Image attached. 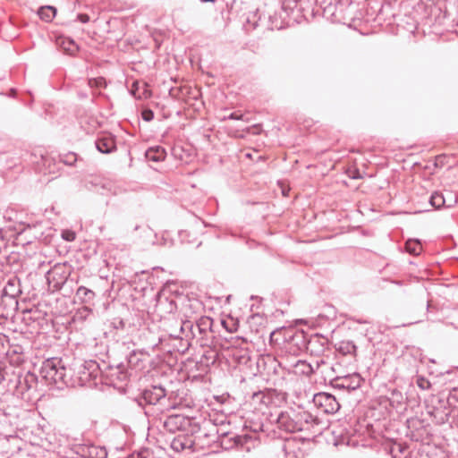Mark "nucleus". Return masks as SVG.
Instances as JSON below:
<instances>
[{
  "label": "nucleus",
  "instance_id": "cd10ccee",
  "mask_svg": "<svg viewBox=\"0 0 458 458\" xmlns=\"http://www.w3.org/2000/svg\"><path fill=\"white\" fill-rule=\"evenodd\" d=\"M111 326L114 329L124 331L126 327V323L123 319L120 318H115L111 322Z\"/></svg>",
  "mask_w": 458,
  "mask_h": 458
},
{
  "label": "nucleus",
  "instance_id": "f704fd0d",
  "mask_svg": "<svg viewBox=\"0 0 458 458\" xmlns=\"http://www.w3.org/2000/svg\"><path fill=\"white\" fill-rule=\"evenodd\" d=\"M349 177L352 179H360V178H361V175H360L359 170H354L349 174Z\"/></svg>",
  "mask_w": 458,
  "mask_h": 458
},
{
  "label": "nucleus",
  "instance_id": "e433bc0d",
  "mask_svg": "<svg viewBox=\"0 0 458 458\" xmlns=\"http://www.w3.org/2000/svg\"><path fill=\"white\" fill-rule=\"evenodd\" d=\"M24 380L26 383H28L30 380L34 381V375L33 374H27L24 377Z\"/></svg>",
  "mask_w": 458,
  "mask_h": 458
},
{
  "label": "nucleus",
  "instance_id": "7c9ffc66",
  "mask_svg": "<svg viewBox=\"0 0 458 458\" xmlns=\"http://www.w3.org/2000/svg\"><path fill=\"white\" fill-rule=\"evenodd\" d=\"M91 450L96 451L97 458H106L107 456V452L104 447L98 448L96 446H92Z\"/></svg>",
  "mask_w": 458,
  "mask_h": 458
},
{
  "label": "nucleus",
  "instance_id": "c85d7f7f",
  "mask_svg": "<svg viewBox=\"0 0 458 458\" xmlns=\"http://www.w3.org/2000/svg\"><path fill=\"white\" fill-rule=\"evenodd\" d=\"M67 47H64V50L70 54V55H73L77 50H78V47L77 45L74 43L73 40L72 39H69L68 42H67Z\"/></svg>",
  "mask_w": 458,
  "mask_h": 458
},
{
  "label": "nucleus",
  "instance_id": "ddd939ff",
  "mask_svg": "<svg viewBox=\"0 0 458 458\" xmlns=\"http://www.w3.org/2000/svg\"><path fill=\"white\" fill-rule=\"evenodd\" d=\"M98 150L104 154L112 153L116 149L115 140L110 134L103 135L96 140Z\"/></svg>",
  "mask_w": 458,
  "mask_h": 458
},
{
  "label": "nucleus",
  "instance_id": "473e14b6",
  "mask_svg": "<svg viewBox=\"0 0 458 458\" xmlns=\"http://www.w3.org/2000/svg\"><path fill=\"white\" fill-rule=\"evenodd\" d=\"M77 18L82 23H87L89 21V15L85 13L78 14Z\"/></svg>",
  "mask_w": 458,
  "mask_h": 458
},
{
  "label": "nucleus",
  "instance_id": "c756f323",
  "mask_svg": "<svg viewBox=\"0 0 458 458\" xmlns=\"http://www.w3.org/2000/svg\"><path fill=\"white\" fill-rule=\"evenodd\" d=\"M159 307L162 306H167V310L169 312H173L174 309L176 308L175 303L174 301H168L167 299L165 300V301H160L158 304Z\"/></svg>",
  "mask_w": 458,
  "mask_h": 458
},
{
  "label": "nucleus",
  "instance_id": "1a4fd4ad",
  "mask_svg": "<svg viewBox=\"0 0 458 458\" xmlns=\"http://www.w3.org/2000/svg\"><path fill=\"white\" fill-rule=\"evenodd\" d=\"M362 378L357 373L335 378V386L338 388L355 390L360 386Z\"/></svg>",
  "mask_w": 458,
  "mask_h": 458
},
{
  "label": "nucleus",
  "instance_id": "aec40b11",
  "mask_svg": "<svg viewBox=\"0 0 458 458\" xmlns=\"http://www.w3.org/2000/svg\"><path fill=\"white\" fill-rule=\"evenodd\" d=\"M38 14L41 20L49 22L55 16L56 9L50 5L42 6L39 8Z\"/></svg>",
  "mask_w": 458,
  "mask_h": 458
},
{
  "label": "nucleus",
  "instance_id": "6ab92c4d",
  "mask_svg": "<svg viewBox=\"0 0 458 458\" xmlns=\"http://www.w3.org/2000/svg\"><path fill=\"white\" fill-rule=\"evenodd\" d=\"M146 157L149 160L158 162L165 158V151L161 147L150 148L147 150Z\"/></svg>",
  "mask_w": 458,
  "mask_h": 458
},
{
  "label": "nucleus",
  "instance_id": "b1692460",
  "mask_svg": "<svg viewBox=\"0 0 458 458\" xmlns=\"http://www.w3.org/2000/svg\"><path fill=\"white\" fill-rule=\"evenodd\" d=\"M60 161L67 165H73L77 161V155L73 152H68L60 155Z\"/></svg>",
  "mask_w": 458,
  "mask_h": 458
},
{
  "label": "nucleus",
  "instance_id": "39448f33",
  "mask_svg": "<svg viewBox=\"0 0 458 458\" xmlns=\"http://www.w3.org/2000/svg\"><path fill=\"white\" fill-rule=\"evenodd\" d=\"M165 390L160 386H154L148 389H145L141 396L138 399L139 405L144 403L148 405H155L165 397Z\"/></svg>",
  "mask_w": 458,
  "mask_h": 458
},
{
  "label": "nucleus",
  "instance_id": "79ce46f5",
  "mask_svg": "<svg viewBox=\"0 0 458 458\" xmlns=\"http://www.w3.org/2000/svg\"><path fill=\"white\" fill-rule=\"evenodd\" d=\"M67 241L73 240V237L70 238V235H67Z\"/></svg>",
  "mask_w": 458,
  "mask_h": 458
},
{
  "label": "nucleus",
  "instance_id": "2eb2a0df",
  "mask_svg": "<svg viewBox=\"0 0 458 458\" xmlns=\"http://www.w3.org/2000/svg\"><path fill=\"white\" fill-rule=\"evenodd\" d=\"M194 441L187 435H178L171 442V448L176 452L192 448Z\"/></svg>",
  "mask_w": 458,
  "mask_h": 458
},
{
  "label": "nucleus",
  "instance_id": "bb28decb",
  "mask_svg": "<svg viewBox=\"0 0 458 458\" xmlns=\"http://www.w3.org/2000/svg\"><path fill=\"white\" fill-rule=\"evenodd\" d=\"M417 386L421 390H428L431 387V383L426 377L419 376L416 380Z\"/></svg>",
  "mask_w": 458,
  "mask_h": 458
},
{
  "label": "nucleus",
  "instance_id": "a878e982",
  "mask_svg": "<svg viewBox=\"0 0 458 458\" xmlns=\"http://www.w3.org/2000/svg\"><path fill=\"white\" fill-rule=\"evenodd\" d=\"M89 86L90 88H105L106 86V82L105 78L103 77H98V78H92L89 80Z\"/></svg>",
  "mask_w": 458,
  "mask_h": 458
},
{
  "label": "nucleus",
  "instance_id": "f257e3e1",
  "mask_svg": "<svg viewBox=\"0 0 458 458\" xmlns=\"http://www.w3.org/2000/svg\"><path fill=\"white\" fill-rule=\"evenodd\" d=\"M40 375L47 384L68 385L67 368L64 366L62 359L51 358L45 360L40 369Z\"/></svg>",
  "mask_w": 458,
  "mask_h": 458
},
{
  "label": "nucleus",
  "instance_id": "c03bdc74",
  "mask_svg": "<svg viewBox=\"0 0 458 458\" xmlns=\"http://www.w3.org/2000/svg\"><path fill=\"white\" fill-rule=\"evenodd\" d=\"M236 443H239L240 442V437H236Z\"/></svg>",
  "mask_w": 458,
  "mask_h": 458
},
{
  "label": "nucleus",
  "instance_id": "a19ab883",
  "mask_svg": "<svg viewBox=\"0 0 458 458\" xmlns=\"http://www.w3.org/2000/svg\"><path fill=\"white\" fill-rule=\"evenodd\" d=\"M200 1L204 2V3H207V2L214 3L216 0H200Z\"/></svg>",
  "mask_w": 458,
  "mask_h": 458
},
{
  "label": "nucleus",
  "instance_id": "f8f14e48",
  "mask_svg": "<svg viewBox=\"0 0 458 458\" xmlns=\"http://www.w3.org/2000/svg\"><path fill=\"white\" fill-rule=\"evenodd\" d=\"M60 269L61 267H55L47 274L48 284L54 291L60 290L64 286L67 278L66 276L59 272Z\"/></svg>",
  "mask_w": 458,
  "mask_h": 458
},
{
  "label": "nucleus",
  "instance_id": "4be33fe9",
  "mask_svg": "<svg viewBox=\"0 0 458 458\" xmlns=\"http://www.w3.org/2000/svg\"><path fill=\"white\" fill-rule=\"evenodd\" d=\"M391 454L393 458H407L408 448L401 444H394L391 447Z\"/></svg>",
  "mask_w": 458,
  "mask_h": 458
},
{
  "label": "nucleus",
  "instance_id": "a211bd4d",
  "mask_svg": "<svg viewBox=\"0 0 458 458\" xmlns=\"http://www.w3.org/2000/svg\"><path fill=\"white\" fill-rule=\"evenodd\" d=\"M76 296L81 302L90 303L93 301L96 294L92 290L85 286H80L76 291Z\"/></svg>",
  "mask_w": 458,
  "mask_h": 458
},
{
  "label": "nucleus",
  "instance_id": "20e7f679",
  "mask_svg": "<svg viewBox=\"0 0 458 458\" xmlns=\"http://www.w3.org/2000/svg\"><path fill=\"white\" fill-rule=\"evenodd\" d=\"M275 422L278 428L285 432H297L295 421V410L290 409L284 411H279L276 415Z\"/></svg>",
  "mask_w": 458,
  "mask_h": 458
},
{
  "label": "nucleus",
  "instance_id": "dca6fc26",
  "mask_svg": "<svg viewBox=\"0 0 458 458\" xmlns=\"http://www.w3.org/2000/svg\"><path fill=\"white\" fill-rule=\"evenodd\" d=\"M213 322L214 321L211 318L203 316L196 321V325L198 326V328L199 330H202V334H204V335H212Z\"/></svg>",
  "mask_w": 458,
  "mask_h": 458
},
{
  "label": "nucleus",
  "instance_id": "72a5a7b5",
  "mask_svg": "<svg viewBox=\"0 0 458 458\" xmlns=\"http://www.w3.org/2000/svg\"><path fill=\"white\" fill-rule=\"evenodd\" d=\"M392 396H393V398H396L397 402H399V403H400V402L402 401V399H403V395H402L401 392H399V391H397V390H394V391L392 392Z\"/></svg>",
  "mask_w": 458,
  "mask_h": 458
},
{
  "label": "nucleus",
  "instance_id": "f3484780",
  "mask_svg": "<svg viewBox=\"0 0 458 458\" xmlns=\"http://www.w3.org/2000/svg\"><path fill=\"white\" fill-rule=\"evenodd\" d=\"M429 203L433 208L437 209H439L442 207L450 208L453 206L452 203L447 204L445 198L443 196L442 193L438 191H435L431 194Z\"/></svg>",
  "mask_w": 458,
  "mask_h": 458
},
{
  "label": "nucleus",
  "instance_id": "2f4dec72",
  "mask_svg": "<svg viewBox=\"0 0 458 458\" xmlns=\"http://www.w3.org/2000/svg\"><path fill=\"white\" fill-rule=\"evenodd\" d=\"M143 120L149 122L154 118V113L150 109L144 110L142 112Z\"/></svg>",
  "mask_w": 458,
  "mask_h": 458
},
{
  "label": "nucleus",
  "instance_id": "393cba45",
  "mask_svg": "<svg viewBox=\"0 0 458 458\" xmlns=\"http://www.w3.org/2000/svg\"><path fill=\"white\" fill-rule=\"evenodd\" d=\"M252 399L254 402H259L265 405H268V403L271 402L270 396L263 392L253 394Z\"/></svg>",
  "mask_w": 458,
  "mask_h": 458
},
{
  "label": "nucleus",
  "instance_id": "37998d69",
  "mask_svg": "<svg viewBox=\"0 0 458 458\" xmlns=\"http://www.w3.org/2000/svg\"><path fill=\"white\" fill-rule=\"evenodd\" d=\"M67 241L73 240V237L70 238V235H67Z\"/></svg>",
  "mask_w": 458,
  "mask_h": 458
},
{
  "label": "nucleus",
  "instance_id": "ea45409f",
  "mask_svg": "<svg viewBox=\"0 0 458 458\" xmlns=\"http://www.w3.org/2000/svg\"><path fill=\"white\" fill-rule=\"evenodd\" d=\"M312 344H313V341H310L308 344V348H311ZM310 351L312 352V349H310Z\"/></svg>",
  "mask_w": 458,
  "mask_h": 458
},
{
  "label": "nucleus",
  "instance_id": "7ed1b4c3",
  "mask_svg": "<svg viewBox=\"0 0 458 458\" xmlns=\"http://www.w3.org/2000/svg\"><path fill=\"white\" fill-rule=\"evenodd\" d=\"M313 403L325 413H335L340 409V404L334 395L321 392L314 394Z\"/></svg>",
  "mask_w": 458,
  "mask_h": 458
},
{
  "label": "nucleus",
  "instance_id": "58836bf2",
  "mask_svg": "<svg viewBox=\"0 0 458 458\" xmlns=\"http://www.w3.org/2000/svg\"><path fill=\"white\" fill-rule=\"evenodd\" d=\"M120 374H121V376L119 377V378H121L122 380L126 378V374L125 373L120 372Z\"/></svg>",
  "mask_w": 458,
  "mask_h": 458
},
{
  "label": "nucleus",
  "instance_id": "5701e85b",
  "mask_svg": "<svg viewBox=\"0 0 458 458\" xmlns=\"http://www.w3.org/2000/svg\"><path fill=\"white\" fill-rule=\"evenodd\" d=\"M406 250L412 255H419L421 251L420 242L417 240H409L405 243Z\"/></svg>",
  "mask_w": 458,
  "mask_h": 458
},
{
  "label": "nucleus",
  "instance_id": "9d476101",
  "mask_svg": "<svg viewBox=\"0 0 458 458\" xmlns=\"http://www.w3.org/2000/svg\"><path fill=\"white\" fill-rule=\"evenodd\" d=\"M321 364H324V360H318L316 363V368H314L311 364L307 362L306 360H297L293 367V371L295 375L298 376H311L316 369L319 368Z\"/></svg>",
  "mask_w": 458,
  "mask_h": 458
},
{
  "label": "nucleus",
  "instance_id": "4c0bfd02",
  "mask_svg": "<svg viewBox=\"0 0 458 458\" xmlns=\"http://www.w3.org/2000/svg\"><path fill=\"white\" fill-rule=\"evenodd\" d=\"M420 321H421V319H417V320H415V321H413V322H410V323H408V324H403V326H404V327H405V326H410V325H412V324H415V323H419V322H420Z\"/></svg>",
  "mask_w": 458,
  "mask_h": 458
},
{
  "label": "nucleus",
  "instance_id": "6e6552de",
  "mask_svg": "<svg viewBox=\"0 0 458 458\" xmlns=\"http://www.w3.org/2000/svg\"><path fill=\"white\" fill-rule=\"evenodd\" d=\"M295 421L297 422V432L308 430L313 424H318V418L314 417L310 412L303 410H295Z\"/></svg>",
  "mask_w": 458,
  "mask_h": 458
},
{
  "label": "nucleus",
  "instance_id": "a18cd8bd",
  "mask_svg": "<svg viewBox=\"0 0 458 458\" xmlns=\"http://www.w3.org/2000/svg\"><path fill=\"white\" fill-rule=\"evenodd\" d=\"M458 198H455V200L454 201H457Z\"/></svg>",
  "mask_w": 458,
  "mask_h": 458
},
{
  "label": "nucleus",
  "instance_id": "423d86ee",
  "mask_svg": "<svg viewBox=\"0 0 458 458\" xmlns=\"http://www.w3.org/2000/svg\"><path fill=\"white\" fill-rule=\"evenodd\" d=\"M190 424L188 418L182 414H173L165 418L164 420V428L172 433L178 430H183Z\"/></svg>",
  "mask_w": 458,
  "mask_h": 458
},
{
  "label": "nucleus",
  "instance_id": "0eeeda50",
  "mask_svg": "<svg viewBox=\"0 0 458 458\" xmlns=\"http://www.w3.org/2000/svg\"><path fill=\"white\" fill-rule=\"evenodd\" d=\"M99 367L95 360H86L80 365L78 373L80 374V380L82 384L89 381L91 378H96L98 375Z\"/></svg>",
  "mask_w": 458,
  "mask_h": 458
},
{
  "label": "nucleus",
  "instance_id": "c9c22d12",
  "mask_svg": "<svg viewBox=\"0 0 458 458\" xmlns=\"http://www.w3.org/2000/svg\"><path fill=\"white\" fill-rule=\"evenodd\" d=\"M228 119H232V120H241V119H242V114H238L237 113H232V114H230V115L228 116Z\"/></svg>",
  "mask_w": 458,
  "mask_h": 458
},
{
  "label": "nucleus",
  "instance_id": "412c9836",
  "mask_svg": "<svg viewBox=\"0 0 458 458\" xmlns=\"http://www.w3.org/2000/svg\"><path fill=\"white\" fill-rule=\"evenodd\" d=\"M356 345L351 341H343L338 345V352L344 355L355 354Z\"/></svg>",
  "mask_w": 458,
  "mask_h": 458
},
{
  "label": "nucleus",
  "instance_id": "4468645a",
  "mask_svg": "<svg viewBox=\"0 0 458 458\" xmlns=\"http://www.w3.org/2000/svg\"><path fill=\"white\" fill-rule=\"evenodd\" d=\"M21 293V290L19 278L16 276L10 277L3 289V295L10 297L11 299H15Z\"/></svg>",
  "mask_w": 458,
  "mask_h": 458
},
{
  "label": "nucleus",
  "instance_id": "f03ea898",
  "mask_svg": "<svg viewBox=\"0 0 458 458\" xmlns=\"http://www.w3.org/2000/svg\"><path fill=\"white\" fill-rule=\"evenodd\" d=\"M177 329L178 330L173 331V333L177 334L180 332H184L185 350L193 344L204 347L208 346L212 343L213 335H204V334H202V330H199L198 326L196 324L194 325L190 320H185L184 324H182V327Z\"/></svg>",
  "mask_w": 458,
  "mask_h": 458
},
{
  "label": "nucleus",
  "instance_id": "9b49d317",
  "mask_svg": "<svg viewBox=\"0 0 458 458\" xmlns=\"http://www.w3.org/2000/svg\"><path fill=\"white\" fill-rule=\"evenodd\" d=\"M184 321L185 320L182 319H177L174 317L169 318L164 321L165 330L171 338L181 339L182 341H184V332H180L177 334L173 333V331L178 330L177 328H180V327L184 324Z\"/></svg>",
  "mask_w": 458,
  "mask_h": 458
}]
</instances>
